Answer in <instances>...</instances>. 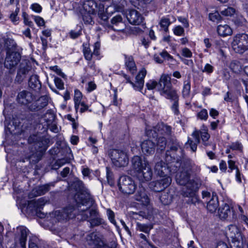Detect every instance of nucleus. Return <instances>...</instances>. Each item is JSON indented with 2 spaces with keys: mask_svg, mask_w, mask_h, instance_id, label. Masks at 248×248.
Listing matches in <instances>:
<instances>
[{
  "mask_svg": "<svg viewBox=\"0 0 248 248\" xmlns=\"http://www.w3.org/2000/svg\"><path fill=\"white\" fill-rule=\"evenodd\" d=\"M182 55L185 57L190 58L192 56V53L189 48L185 47L182 49Z\"/></svg>",
  "mask_w": 248,
  "mask_h": 248,
  "instance_id": "nucleus-55",
  "label": "nucleus"
},
{
  "mask_svg": "<svg viewBox=\"0 0 248 248\" xmlns=\"http://www.w3.org/2000/svg\"><path fill=\"white\" fill-rule=\"evenodd\" d=\"M21 60L20 53L16 51L7 52V56L4 62V66L7 68L11 69L14 68Z\"/></svg>",
  "mask_w": 248,
  "mask_h": 248,
  "instance_id": "nucleus-18",
  "label": "nucleus"
},
{
  "mask_svg": "<svg viewBox=\"0 0 248 248\" xmlns=\"http://www.w3.org/2000/svg\"><path fill=\"white\" fill-rule=\"evenodd\" d=\"M75 209L73 206H68L62 210H56L50 214L53 221L62 222L75 217Z\"/></svg>",
  "mask_w": 248,
  "mask_h": 248,
  "instance_id": "nucleus-10",
  "label": "nucleus"
},
{
  "mask_svg": "<svg viewBox=\"0 0 248 248\" xmlns=\"http://www.w3.org/2000/svg\"><path fill=\"white\" fill-rule=\"evenodd\" d=\"M191 85L189 79L184 82V85L182 90V95L183 97L186 98L189 97L190 93Z\"/></svg>",
  "mask_w": 248,
  "mask_h": 248,
  "instance_id": "nucleus-38",
  "label": "nucleus"
},
{
  "mask_svg": "<svg viewBox=\"0 0 248 248\" xmlns=\"http://www.w3.org/2000/svg\"><path fill=\"white\" fill-rule=\"evenodd\" d=\"M230 67L235 73H239L242 69L241 63L236 60L232 61L231 62Z\"/></svg>",
  "mask_w": 248,
  "mask_h": 248,
  "instance_id": "nucleus-42",
  "label": "nucleus"
},
{
  "mask_svg": "<svg viewBox=\"0 0 248 248\" xmlns=\"http://www.w3.org/2000/svg\"><path fill=\"white\" fill-rule=\"evenodd\" d=\"M54 80L55 84L58 89L59 90L64 89V83L62 79L58 77H55Z\"/></svg>",
  "mask_w": 248,
  "mask_h": 248,
  "instance_id": "nucleus-50",
  "label": "nucleus"
},
{
  "mask_svg": "<svg viewBox=\"0 0 248 248\" xmlns=\"http://www.w3.org/2000/svg\"><path fill=\"white\" fill-rule=\"evenodd\" d=\"M29 141L30 142H34L36 152L28 156L27 159L33 163H36L40 160L42 154L46 150L49 140L43 137H38L36 135H33L30 137Z\"/></svg>",
  "mask_w": 248,
  "mask_h": 248,
  "instance_id": "nucleus-5",
  "label": "nucleus"
},
{
  "mask_svg": "<svg viewBox=\"0 0 248 248\" xmlns=\"http://www.w3.org/2000/svg\"><path fill=\"white\" fill-rule=\"evenodd\" d=\"M217 31L218 34L222 36L231 35L232 31V29L228 25H219L217 27Z\"/></svg>",
  "mask_w": 248,
  "mask_h": 248,
  "instance_id": "nucleus-32",
  "label": "nucleus"
},
{
  "mask_svg": "<svg viewBox=\"0 0 248 248\" xmlns=\"http://www.w3.org/2000/svg\"><path fill=\"white\" fill-rule=\"evenodd\" d=\"M93 199L90 197L85 198L78 203V219L88 220L92 227L97 226L104 223V220L99 216L98 212L94 209H91Z\"/></svg>",
  "mask_w": 248,
  "mask_h": 248,
  "instance_id": "nucleus-1",
  "label": "nucleus"
},
{
  "mask_svg": "<svg viewBox=\"0 0 248 248\" xmlns=\"http://www.w3.org/2000/svg\"><path fill=\"white\" fill-rule=\"evenodd\" d=\"M155 129H157L158 135L169 136L171 134V127L163 123L158 124Z\"/></svg>",
  "mask_w": 248,
  "mask_h": 248,
  "instance_id": "nucleus-29",
  "label": "nucleus"
},
{
  "mask_svg": "<svg viewBox=\"0 0 248 248\" xmlns=\"http://www.w3.org/2000/svg\"><path fill=\"white\" fill-rule=\"evenodd\" d=\"M70 36L72 39H76L81 34V31L79 30L78 31H71L69 32Z\"/></svg>",
  "mask_w": 248,
  "mask_h": 248,
  "instance_id": "nucleus-60",
  "label": "nucleus"
},
{
  "mask_svg": "<svg viewBox=\"0 0 248 248\" xmlns=\"http://www.w3.org/2000/svg\"><path fill=\"white\" fill-rule=\"evenodd\" d=\"M96 88V84L92 81L89 82L87 84L86 90L88 92H91L94 90Z\"/></svg>",
  "mask_w": 248,
  "mask_h": 248,
  "instance_id": "nucleus-62",
  "label": "nucleus"
},
{
  "mask_svg": "<svg viewBox=\"0 0 248 248\" xmlns=\"http://www.w3.org/2000/svg\"><path fill=\"white\" fill-rule=\"evenodd\" d=\"M37 124V122L35 119L34 116L31 115L24 120L22 127L23 128L28 129V128L34 127Z\"/></svg>",
  "mask_w": 248,
  "mask_h": 248,
  "instance_id": "nucleus-34",
  "label": "nucleus"
},
{
  "mask_svg": "<svg viewBox=\"0 0 248 248\" xmlns=\"http://www.w3.org/2000/svg\"><path fill=\"white\" fill-rule=\"evenodd\" d=\"M34 19L38 26H43L45 25V21L41 17L39 16H34Z\"/></svg>",
  "mask_w": 248,
  "mask_h": 248,
  "instance_id": "nucleus-57",
  "label": "nucleus"
},
{
  "mask_svg": "<svg viewBox=\"0 0 248 248\" xmlns=\"http://www.w3.org/2000/svg\"><path fill=\"white\" fill-rule=\"evenodd\" d=\"M197 117L202 120H206L208 117V112L206 109H202L197 114Z\"/></svg>",
  "mask_w": 248,
  "mask_h": 248,
  "instance_id": "nucleus-47",
  "label": "nucleus"
},
{
  "mask_svg": "<svg viewBox=\"0 0 248 248\" xmlns=\"http://www.w3.org/2000/svg\"><path fill=\"white\" fill-rule=\"evenodd\" d=\"M171 182V178L169 176H160L156 181L150 184V187L155 192H159L168 187Z\"/></svg>",
  "mask_w": 248,
  "mask_h": 248,
  "instance_id": "nucleus-15",
  "label": "nucleus"
},
{
  "mask_svg": "<svg viewBox=\"0 0 248 248\" xmlns=\"http://www.w3.org/2000/svg\"><path fill=\"white\" fill-rule=\"evenodd\" d=\"M45 201L43 198H41L37 200H33L29 202L28 208L36 212L40 210L45 204Z\"/></svg>",
  "mask_w": 248,
  "mask_h": 248,
  "instance_id": "nucleus-27",
  "label": "nucleus"
},
{
  "mask_svg": "<svg viewBox=\"0 0 248 248\" xmlns=\"http://www.w3.org/2000/svg\"><path fill=\"white\" fill-rule=\"evenodd\" d=\"M167 140L164 137H160L158 138L157 142V146L159 150H163L166 146Z\"/></svg>",
  "mask_w": 248,
  "mask_h": 248,
  "instance_id": "nucleus-45",
  "label": "nucleus"
},
{
  "mask_svg": "<svg viewBox=\"0 0 248 248\" xmlns=\"http://www.w3.org/2000/svg\"><path fill=\"white\" fill-rule=\"evenodd\" d=\"M232 248H243L244 243L246 242L245 238L244 236L237 237L236 239L232 240Z\"/></svg>",
  "mask_w": 248,
  "mask_h": 248,
  "instance_id": "nucleus-36",
  "label": "nucleus"
},
{
  "mask_svg": "<svg viewBox=\"0 0 248 248\" xmlns=\"http://www.w3.org/2000/svg\"><path fill=\"white\" fill-rule=\"evenodd\" d=\"M125 59V65L127 69L132 73L134 74L136 70V66L134 61V59L131 56H127L124 55Z\"/></svg>",
  "mask_w": 248,
  "mask_h": 248,
  "instance_id": "nucleus-30",
  "label": "nucleus"
},
{
  "mask_svg": "<svg viewBox=\"0 0 248 248\" xmlns=\"http://www.w3.org/2000/svg\"><path fill=\"white\" fill-rule=\"evenodd\" d=\"M219 205L218 197L216 193H213L212 197L207 203V209L211 213L216 212Z\"/></svg>",
  "mask_w": 248,
  "mask_h": 248,
  "instance_id": "nucleus-26",
  "label": "nucleus"
},
{
  "mask_svg": "<svg viewBox=\"0 0 248 248\" xmlns=\"http://www.w3.org/2000/svg\"><path fill=\"white\" fill-rule=\"evenodd\" d=\"M160 56L164 59H166L168 60H171L173 59V57L170 55L166 51H163L161 53H160Z\"/></svg>",
  "mask_w": 248,
  "mask_h": 248,
  "instance_id": "nucleus-64",
  "label": "nucleus"
},
{
  "mask_svg": "<svg viewBox=\"0 0 248 248\" xmlns=\"http://www.w3.org/2000/svg\"><path fill=\"white\" fill-rule=\"evenodd\" d=\"M241 148L242 145L238 142L232 143L230 146V148L233 150H240Z\"/></svg>",
  "mask_w": 248,
  "mask_h": 248,
  "instance_id": "nucleus-63",
  "label": "nucleus"
},
{
  "mask_svg": "<svg viewBox=\"0 0 248 248\" xmlns=\"http://www.w3.org/2000/svg\"><path fill=\"white\" fill-rule=\"evenodd\" d=\"M202 127L203 129L200 130H195L192 133V136L193 137L194 140H192L190 138L188 139L186 143L189 145L191 150L193 152H195L197 150V145L200 142V136L203 144L205 146L208 145L207 141L210 136L208 133L207 127L204 125H203Z\"/></svg>",
  "mask_w": 248,
  "mask_h": 248,
  "instance_id": "nucleus-7",
  "label": "nucleus"
},
{
  "mask_svg": "<svg viewBox=\"0 0 248 248\" xmlns=\"http://www.w3.org/2000/svg\"><path fill=\"white\" fill-rule=\"evenodd\" d=\"M68 162V160L66 158H62L57 160L55 163L53 165L52 168L53 169L57 170L62 166Z\"/></svg>",
  "mask_w": 248,
  "mask_h": 248,
  "instance_id": "nucleus-46",
  "label": "nucleus"
},
{
  "mask_svg": "<svg viewBox=\"0 0 248 248\" xmlns=\"http://www.w3.org/2000/svg\"><path fill=\"white\" fill-rule=\"evenodd\" d=\"M174 34L177 36H182L184 34V29L181 26H177L173 29Z\"/></svg>",
  "mask_w": 248,
  "mask_h": 248,
  "instance_id": "nucleus-51",
  "label": "nucleus"
},
{
  "mask_svg": "<svg viewBox=\"0 0 248 248\" xmlns=\"http://www.w3.org/2000/svg\"><path fill=\"white\" fill-rule=\"evenodd\" d=\"M107 214L108 217V218L109 221L114 225H116V221L115 220L114 217L115 215L114 213L110 209H108L107 210Z\"/></svg>",
  "mask_w": 248,
  "mask_h": 248,
  "instance_id": "nucleus-48",
  "label": "nucleus"
},
{
  "mask_svg": "<svg viewBox=\"0 0 248 248\" xmlns=\"http://www.w3.org/2000/svg\"><path fill=\"white\" fill-rule=\"evenodd\" d=\"M118 185L120 191L126 194H133L136 188V185L133 179L126 175L120 177Z\"/></svg>",
  "mask_w": 248,
  "mask_h": 248,
  "instance_id": "nucleus-13",
  "label": "nucleus"
},
{
  "mask_svg": "<svg viewBox=\"0 0 248 248\" xmlns=\"http://www.w3.org/2000/svg\"><path fill=\"white\" fill-rule=\"evenodd\" d=\"M17 99L19 103L27 105L32 103L33 97L31 93L26 91H22L18 93Z\"/></svg>",
  "mask_w": 248,
  "mask_h": 248,
  "instance_id": "nucleus-22",
  "label": "nucleus"
},
{
  "mask_svg": "<svg viewBox=\"0 0 248 248\" xmlns=\"http://www.w3.org/2000/svg\"><path fill=\"white\" fill-rule=\"evenodd\" d=\"M227 235L232 239L237 237L243 236L238 227L234 225H230L228 226Z\"/></svg>",
  "mask_w": 248,
  "mask_h": 248,
  "instance_id": "nucleus-28",
  "label": "nucleus"
},
{
  "mask_svg": "<svg viewBox=\"0 0 248 248\" xmlns=\"http://www.w3.org/2000/svg\"><path fill=\"white\" fill-rule=\"evenodd\" d=\"M47 104L48 100L47 97L42 96L29 106V108L31 111H38L46 106Z\"/></svg>",
  "mask_w": 248,
  "mask_h": 248,
  "instance_id": "nucleus-20",
  "label": "nucleus"
},
{
  "mask_svg": "<svg viewBox=\"0 0 248 248\" xmlns=\"http://www.w3.org/2000/svg\"><path fill=\"white\" fill-rule=\"evenodd\" d=\"M234 13L235 10L232 7H228L221 12V14L225 16H232Z\"/></svg>",
  "mask_w": 248,
  "mask_h": 248,
  "instance_id": "nucleus-52",
  "label": "nucleus"
},
{
  "mask_svg": "<svg viewBox=\"0 0 248 248\" xmlns=\"http://www.w3.org/2000/svg\"><path fill=\"white\" fill-rule=\"evenodd\" d=\"M29 85L32 89H40L41 87V82L37 75H32L29 80Z\"/></svg>",
  "mask_w": 248,
  "mask_h": 248,
  "instance_id": "nucleus-33",
  "label": "nucleus"
},
{
  "mask_svg": "<svg viewBox=\"0 0 248 248\" xmlns=\"http://www.w3.org/2000/svg\"><path fill=\"white\" fill-rule=\"evenodd\" d=\"M146 73V70L144 68L142 69L136 77V83L133 82L126 74H124L123 77L126 79V82L130 83L135 90L141 92L144 86V79Z\"/></svg>",
  "mask_w": 248,
  "mask_h": 248,
  "instance_id": "nucleus-14",
  "label": "nucleus"
},
{
  "mask_svg": "<svg viewBox=\"0 0 248 248\" xmlns=\"http://www.w3.org/2000/svg\"><path fill=\"white\" fill-rule=\"evenodd\" d=\"M82 9L81 10L89 13H96L97 4L93 0H84L82 2Z\"/></svg>",
  "mask_w": 248,
  "mask_h": 248,
  "instance_id": "nucleus-25",
  "label": "nucleus"
},
{
  "mask_svg": "<svg viewBox=\"0 0 248 248\" xmlns=\"http://www.w3.org/2000/svg\"><path fill=\"white\" fill-rule=\"evenodd\" d=\"M146 86L147 89L149 90H153L156 87L158 88V82L154 80H150L146 83Z\"/></svg>",
  "mask_w": 248,
  "mask_h": 248,
  "instance_id": "nucleus-49",
  "label": "nucleus"
},
{
  "mask_svg": "<svg viewBox=\"0 0 248 248\" xmlns=\"http://www.w3.org/2000/svg\"><path fill=\"white\" fill-rule=\"evenodd\" d=\"M18 12L19 9H16L15 12L12 13L10 15V18L12 21L14 23H15L18 20V17H17V14Z\"/></svg>",
  "mask_w": 248,
  "mask_h": 248,
  "instance_id": "nucleus-59",
  "label": "nucleus"
},
{
  "mask_svg": "<svg viewBox=\"0 0 248 248\" xmlns=\"http://www.w3.org/2000/svg\"><path fill=\"white\" fill-rule=\"evenodd\" d=\"M195 165L194 162L189 158H185L183 160L182 163V169L183 171H187L190 173V171L195 167Z\"/></svg>",
  "mask_w": 248,
  "mask_h": 248,
  "instance_id": "nucleus-35",
  "label": "nucleus"
},
{
  "mask_svg": "<svg viewBox=\"0 0 248 248\" xmlns=\"http://www.w3.org/2000/svg\"><path fill=\"white\" fill-rule=\"evenodd\" d=\"M142 153L146 155H150L154 153L155 145L151 140H145L140 144Z\"/></svg>",
  "mask_w": 248,
  "mask_h": 248,
  "instance_id": "nucleus-23",
  "label": "nucleus"
},
{
  "mask_svg": "<svg viewBox=\"0 0 248 248\" xmlns=\"http://www.w3.org/2000/svg\"><path fill=\"white\" fill-rule=\"evenodd\" d=\"M190 176L189 172L182 170L177 173L176 181L178 184L185 186L183 189L184 196L192 198V202L195 203L198 201L196 193L199 187L195 180L190 179Z\"/></svg>",
  "mask_w": 248,
  "mask_h": 248,
  "instance_id": "nucleus-3",
  "label": "nucleus"
},
{
  "mask_svg": "<svg viewBox=\"0 0 248 248\" xmlns=\"http://www.w3.org/2000/svg\"><path fill=\"white\" fill-rule=\"evenodd\" d=\"M218 215L221 219L229 220H232L236 217L233 207L227 203L222 204L218 208Z\"/></svg>",
  "mask_w": 248,
  "mask_h": 248,
  "instance_id": "nucleus-16",
  "label": "nucleus"
},
{
  "mask_svg": "<svg viewBox=\"0 0 248 248\" xmlns=\"http://www.w3.org/2000/svg\"><path fill=\"white\" fill-rule=\"evenodd\" d=\"M80 14L85 24H92L93 20L91 15H94L95 13H89L88 12L80 10Z\"/></svg>",
  "mask_w": 248,
  "mask_h": 248,
  "instance_id": "nucleus-41",
  "label": "nucleus"
},
{
  "mask_svg": "<svg viewBox=\"0 0 248 248\" xmlns=\"http://www.w3.org/2000/svg\"><path fill=\"white\" fill-rule=\"evenodd\" d=\"M82 98V94L78 90H75L74 102H80Z\"/></svg>",
  "mask_w": 248,
  "mask_h": 248,
  "instance_id": "nucleus-54",
  "label": "nucleus"
},
{
  "mask_svg": "<svg viewBox=\"0 0 248 248\" xmlns=\"http://www.w3.org/2000/svg\"><path fill=\"white\" fill-rule=\"evenodd\" d=\"M131 163L132 169L136 172V176L140 181H148L152 179V170L147 160L135 155L132 158Z\"/></svg>",
  "mask_w": 248,
  "mask_h": 248,
  "instance_id": "nucleus-4",
  "label": "nucleus"
},
{
  "mask_svg": "<svg viewBox=\"0 0 248 248\" xmlns=\"http://www.w3.org/2000/svg\"><path fill=\"white\" fill-rule=\"evenodd\" d=\"M82 47L84 57L87 61L91 62L93 57L95 58L97 60H100L101 58L100 42L97 41L94 44L93 52L92 51L89 45L88 44L84 43L82 45Z\"/></svg>",
  "mask_w": 248,
  "mask_h": 248,
  "instance_id": "nucleus-12",
  "label": "nucleus"
},
{
  "mask_svg": "<svg viewBox=\"0 0 248 248\" xmlns=\"http://www.w3.org/2000/svg\"><path fill=\"white\" fill-rule=\"evenodd\" d=\"M32 73L31 62L28 60L22 59L20 62L15 81L20 83L26 78L27 75Z\"/></svg>",
  "mask_w": 248,
  "mask_h": 248,
  "instance_id": "nucleus-11",
  "label": "nucleus"
},
{
  "mask_svg": "<svg viewBox=\"0 0 248 248\" xmlns=\"http://www.w3.org/2000/svg\"><path fill=\"white\" fill-rule=\"evenodd\" d=\"M29 230L24 226H20L17 228L16 233L17 235L16 238H18L20 246L22 248H26V244Z\"/></svg>",
  "mask_w": 248,
  "mask_h": 248,
  "instance_id": "nucleus-21",
  "label": "nucleus"
},
{
  "mask_svg": "<svg viewBox=\"0 0 248 248\" xmlns=\"http://www.w3.org/2000/svg\"><path fill=\"white\" fill-rule=\"evenodd\" d=\"M209 18L210 20L217 23H218L222 19L221 16L218 12L210 13L209 14Z\"/></svg>",
  "mask_w": 248,
  "mask_h": 248,
  "instance_id": "nucleus-43",
  "label": "nucleus"
},
{
  "mask_svg": "<svg viewBox=\"0 0 248 248\" xmlns=\"http://www.w3.org/2000/svg\"><path fill=\"white\" fill-rule=\"evenodd\" d=\"M229 169L228 172H232L233 170H236V169H238L237 167H236L235 165V162L232 160H229L228 161Z\"/></svg>",
  "mask_w": 248,
  "mask_h": 248,
  "instance_id": "nucleus-61",
  "label": "nucleus"
},
{
  "mask_svg": "<svg viewBox=\"0 0 248 248\" xmlns=\"http://www.w3.org/2000/svg\"><path fill=\"white\" fill-rule=\"evenodd\" d=\"M112 163L117 167H124L129 163V158L127 154L120 150L112 149L108 152Z\"/></svg>",
  "mask_w": 248,
  "mask_h": 248,
  "instance_id": "nucleus-8",
  "label": "nucleus"
},
{
  "mask_svg": "<svg viewBox=\"0 0 248 248\" xmlns=\"http://www.w3.org/2000/svg\"><path fill=\"white\" fill-rule=\"evenodd\" d=\"M126 17L129 22L132 25H141L144 28L143 24L144 18L141 14L136 10L129 9L126 12Z\"/></svg>",
  "mask_w": 248,
  "mask_h": 248,
  "instance_id": "nucleus-17",
  "label": "nucleus"
},
{
  "mask_svg": "<svg viewBox=\"0 0 248 248\" xmlns=\"http://www.w3.org/2000/svg\"><path fill=\"white\" fill-rule=\"evenodd\" d=\"M123 21V18L121 15H117L115 16H114L111 19V23L113 25H117L119 23H122Z\"/></svg>",
  "mask_w": 248,
  "mask_h": 248,
  "instance_id": "nucleus-53",
  "label": "nucleus"
},
{
  "mask_svg": "<svg viewBox=\"0 0 248 248\" xmlns=\"http://www.w3.org/2000/svg\"><path fill=\"white\" fill-rule=\"evenodd\" d=\"M135 199L143 205H148L150 203V199L147 195L145 189L142 186H139L135 195Z\"/></svg>",
  "mask_w": 248,
  "mask_h": 248,
  "instance_id": "nucleus-19",
  "label": "nucleus"
},
{
  "mask_svg": "<svg viewBox=\"0 0 248 248\" xmlns=\"http://www.w3.org/2000/svg\"><path fill=\"white\" fill-rule=\"evenodd\" d=\"M183 150L179 143L176 142L170 147L166 152L165 160L166 163L162 161L157 162L155 166V172L160 176H168L166 174L168 171V164L175 160L178 161L183 155Z\"/></svg>",
  "mask_w": 248,
  "mask_h": 248,
  "instance_id": "nucleus-2",
  "label": "nucleus"
},
{
  "mask_svg": "<svg viewBox=\"0 0 248 248\" xmlns=\"http://www.w3.org/2000/svg\"><path fill=\"white\" fill-rule=\"evenodd\" d=\"M31 8L34 12L39 13L41 12L42 8L41 6L37 3H33L31 6Z\"/></svg>",
  "mask_w": 248,
  "mask_h": 248,
  "instance_id": "nucleus-56",
  "label": "nucleus"
},
{
  "mask_svg": "<svg viewBox=\"0 0 248 248\" xmlns=\"http://www.w3.org/2000/svg\"><path fill=\"white\" fill-rule=\"evenodd\" d=\"M232 47L236 52L242 54L248 50V35L245 33L237 34L233 36Z\"/></svg>",
  "mask_w": 248,
  "mask_h": 248,
  "instance_id": "nucleus-9",
  "label": "nucleus"
},
{
  "mask_svg": "<svg viewBox=\"0 0 248 248\" xmlns=\"http://www.w3.org/2000/svg\"><path fill=\"white\" fill-rule=\"evenodd\" d=\"M54 186V185L53 183L39 186L32 190L31 194L35 197L44 195L50 190L51 186Z\"/></svg>",
  "mask_w": 248,
  "mask_h": 248,
  "instance_id": "nucleus-24",
  "label": "nucleus"
},
{
  "mask_svg": "<svg viewBox=\"0 0 248 248\" xmlns=\"http://www.w3.org/2000/svg\"><path fill=\"white\" fill-rule=\"evenodd\" d=\"M136 227L137 230L148 234L149 233L150 230L152 229V227L150 225L141 224L139 222H137Z\"/></svg>",
  "mask_w": 248,
  "mask_h": 248,
  "instance_id": "nucleus-39",
  "label": "nucleus"
},
{
  "mask_svg": "<svg viewBox=\"0 0 248 248\" xmlns=\"http://www.w3.org/2000/svg\"><path fill=\"white\" fill-rule=\"evenodd\" d=\"M171 101H173L174 102L171 106V109L175 114L178 115L179 114V95L177 93H176V96L172 98H167Z\"/></svg>",
  "mask_w": 248,
  "mask_h": 248,
  "instance_id": "nucleus-40",
  "label": "nucleus"
},
{
  "mask_svg": "<svg viewBox=\"0 0 248 248\" xmlns=\"http://www.w3.org/2000/svg\"><path fill=\"white\" fill-rule=\"evenodd\" d=\"M159 24L164 31L168 32L169 27L170 25L171 22L168 17L163 16L161 18Z\"/></svg>",
  "mask_w": 248,
  "mask_h": 248,
  "instance_id": "nucleus-37",
  "label": "nucleus"
},
{
  "mask_svg": "<svg viewBox=\"0 0 248 248\" xmlns=\"http://www.w3.org/2000/svg\"><path fill=\"white\" fill-rule=\"evenodd\" d=\"M213 66L209 63H206L202 71V72H206L208 74H211L213 72Z\"/></svg>",
  "mask_w": 248,
  "mask_h": 248,
  "instance_id": "nucleus-58",
  "label": "nucleus"
},
{
  "mask_svg": "<svg viewBox=\"0 0 248 248\" xmlns=\"http://www.w3.org/2000/svg\"><path fill=\"white\" fill-rule=\"evenodd\" d=\"M156 126L154 127L153 128H146V134L149 138H157L158 135V132L157 129H155Z\"/></svg>",
  "mask_w": 248,
  "mask_h": 248,
  "instance_id": "nucleus-44",
  "label": "nucleus"
},
{
  "mask_svg": "<svg viewBox=\"0 0 248 248\" xmlns=\"http://www.w3.org/2000/svg\"><path fill=\"white\" fill-rule=\"evenodd\" d=\"M158 91L160 94L166 98H172L177 93L173 88L170 77L167 74H162L158 82Z\"/></svg>",
  "mask_w": 248,
  "mask_h": 248,
  "instance_id": "nucleus-6",
  "label": "nucleus"
},
{
  "mask_svg": "<svg viewBox=\"0 0 248 248\" xmlns=\"http://www.w3.org/2000/svg\"><path fill=\"white\" fill-rule=\"evenodd\" d=\"M124 0H112V5L107 8V12L109 13L111 8H114L115 12H122L124 10Z\"/></svg>",
  "mask_w": 248,
  "mask_h": 248,
  "instance_id": "nucleus-31",
  "label": "nucleus"
}]
</instances>
